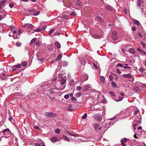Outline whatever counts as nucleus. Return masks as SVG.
Instances as JSON below:
<instances>
[{
    "mask_svg": "<svg viewBox=\"0 0 146 146\" xmlns=\"http://www.w3.org/2000/svg\"><path fill=\"white\" fill-rule=\"evenodd\" d=\"M48 86L46 85H42L40 87L37 89V92L39 93H43L47 89Z\"/></svg>",
    "mask_w": 146,
    "mask_h": 146,
    "instance_id": "1",
    "label": "nucleus"
},
{
    "mask_svg": "<svg viewBox=\"0 0 146 146\" xmlns=\"http://www.w3.org/2000/svg\"><path fill=\"white\" fill-rule=\"evenodd\" d=\"M66 79L62 78L60 80V85H63V86H62L60 87V89H56L57 90H62L65 88V85H64V84L66 83Z\"/></svg>",
    "mask_w": 146,
    "mask_h": 146,
    "instance_id": "2",
    "label": "nucleus"
},
{
    "mask_svg": "<svg viewBox=\"0 0 146 146\" xmlns=\"http://www.w3.org/2000/svg\"><path fill=\"white\" fill-rule=\"evenodd\" d=\"M46 116L48 117H53L56 115L55 113L50 112H46L45 113Z\"/></svg>",
    "mask_w": 146,
    "mask_h": 146,
    "instance_id": "3",
    "label": "nucleus"
},
{
    "mask_svg": "<svg viewBox=\"0 0 146 146\" xmlns=\"http://www.w3.org/2000/svg\"><path fill=\"white\" fill-rule=\"evenodd\" d=\"M94 127L95 130H100L101 129L102 127L100 126V124L98 123H95L94 125Z\"/></svg>",
    "mask_w": 146,
    "mask_h": 146,
    "instance_id": "4",
    "label": "nucleus"
},
{
    "mask_svg": "<svg viewBox=\"0 0 146 146\" xmlns=\"http://www.w3.org/2000/svg\"><path fill=\"white\" fill-rule=\"evenodd\" d=\"M69 96L71 98V99L73 100V93H71V94H68L65 95L64 96V98L66 99H68L69 98Z\"/></svg>",
    "mask_w": 146,
    "mask_h": 146,
    "instance_id": "5",
    "label": "nucleus"
},
{
    "mask_svg": "<svg viewBox=\"0 0 146 146\" xmlns=\"http://www.w3.org/2000/svg\"><path fill=\"white\" fill-rule=\"evenodd\" d=\"M94 118L95 119L99 122L101 121L102 120V118L101 117V115L98 114L94 116Z\"/></svg>",
    "mask_w": 146,
    "mask_h": 146,
    "instance_id": "6",
    "label": "nucleus"
},
{
    "mask_svg": "<svg viewBox=\"0 0 146 146\" xmlns=\"http://www.w3.org/2000/svg\"><path fill=\"white\" fill-rule=\"evenodd\" d=\"M91 87V85L89 84H86L83 87V89L84 91L88 90Z\"/></svg>",
    "mask_w": 146,
    "mask_h": 146,
    "instance_id": "7",
    "label": "nucleus"
},
{
    "mask_svg": "<svg viewBox=\"0 0 146 146\" xmlns=\"http://www.w3.org/2000/svg\"><path fill=\"white\" fill-rule=\"evenodd\" d=\"M117 33L115 31H114L112 33V39L114 40H116L117 39Z\"/></svg>",
    "mask_w": 146,
    "mask_h": 146,
    "instance_id": "8",
    "label": "nucleus"
},
{
    "mask_svg": "<svg viewBox=\"0 0 146 146\" xmlns=\"http://www.w3.org/2000/svg\"><path fill=\"white\" fill-rule=\"evenodd\" d=\"M21 32V30L20 29H19L18 30V33L17 34V35L15 36L14 35H13V38L14 39H15L16 38H19V36L20 35V33Z\"/></svg>",
    "mask_w": 146,
    "mask_h": 146,
    "instance_id": "9",
    "label": "nucleus"
},
{
    "mask_svg": "<svg viewBox=\"0 0 146 146\" xmlns=\"http://www.w3.org/2000/svg\"><path fill=\"white\" fill-rule=\"evenodd\" d=\"M50 140L52 143H55L58 141V139L56 137H53L51 138Z\"/></svg>",
    "mask_w": 146,
    "mask_h": 146,
    "instance_id": "10",
    "label": "nucleus"
},
{
    "mask_svg": "<svg viewBox=\"0 0 146 146\" xmlns=\"http://www.w3.org/2000/svg\"><path fill=\"white\" fill-rule=\"evenodd\" d=\"M33 25L31 24H27L25 25V27L27 28L28 29H32L33 27Z\"/></svg>",
    "mask_w": 146,
    "mask_h": 146,
    "instance_id": "11",
    "label": "nucleus"
},
{
    "mask_svg": "<svg viewBox=\"0 0 146 146\" xmlns=\"http://www.w3.org/2000/svg\"><path fill=\"white\" fill-rule=\"evenodd\" d=\"M67 110L69 111H72L73 109L72 108V106L71 104H69L67 107Z\"/></svg>",
    "mask_w": 146,
    "mask_h": 146,
    "instance_id": "12",
    "label": "nucleus"
},
{
    "mask_svg": "<svg viewBox=\"0 0 146 146\" xmlns=\"http://www.w3.org/2000/svg\"><path fill=\"white\" fill-rule=\"evenodd\" d=\"M106 8L107 10L113 12L114 11V9L111 6H106Z\"/></svg>",
    "mask_w": 146,
    "mask_h": 146,
    "instance_id": "13",
    "label": "nucleus"
},
{
    "mask_svg": "<svg viewBox=\"0 0 146 146\" xmlns=\"http://www.w3.org/2000/svg\"><path fill=\"white\" fill-rule=\"evenodd\" d=\"M132 21L133 23H134V24L136 25L137 26H139L140 24L139 22L136 20L133 19Z\"/></svg>",
    "mask_w": 146,
    "mask_h": 146,
    "instance_id": "14",
    "label": "nucleus"
},
{
    "mask_svg": "<svg viewBox=\"0 0 146 146\" xmlns=\"http://www.w3.org/2000/svg\"><path fill=\"white\" fill-rule=\"evenodd\" d=\"M128 51L130 53L132 54H135V51L134 49L133 48L129 49Z\"/></svg>",
    "mask_w": 146,
    "mask_h": 146,
    "instance_id": "15",
    "label": "nucleus"
},
{
    "mask_svg": "<svg viewBox=\"0 0 146 146\" xmlns=\"http://www.w3.org/2000/svg\"><path fill=\"white\" fill-rule=\"evenodd\" d=\"M82 78H83L82 80L83 81H84L87 80L88 78V76L87 74L84 75V76H83Z\"/></svg>",
    "mask_w": 146,
    "mask_h": 146,
    "instance_id": "16",
    "label": "nucleus"
},
{
    "mask_svg": "<svg viewBox=\"0 0 146 146\" xmlns=\"http://www.w3.org/2000/svg\"><path fill=\"white\" fill-rule=\"evenodd\" d=\"M111 85L112 87L113 88H118V86L117 85L116 83L113 81H112L111 82Z\"/></svg>",
    "mask_w": 146,
    "mask_h": 146,
    "instance_id": "17",
    "label": "nucleus"
},
{
    "mask_svg": "<svg viewBox=\"0 0 146 146\" xmlns=\"http://www.w3.org/2000/svg\"><path fill=\"white\" fill-rule=\"evenodd\" d=\"M10 131V130L9 129H7L4 130L3 131V134L6 135L7 133Z\"/></svg>",
    "mask_w": 146,
    "mask_h": 146,
    "instance_id": "18",
    "label": "nucleus"
},
{
    "mask_svg": "<svg viewBox=\"0 0 146 146\" xmlns=\"http://www.w3.org/2000/svg\"><path fill=\"white\" fill-rule=\"evenodd\" d=\"M134 89L135 91L137 93H139L140 92V89L138 87H134Z\"/></svg>",
    "mask_w": 146,
    "mask_h": 146,
    "instance_id": "19",
    "label": "nucleus"
},
{
    "mask_svg": "<svg viewBox=\"0 0 146 146\" xmlns=\"http://www.w3.org/2000/svg\"><path fill=\"white\" fill-rule=\"evenodd\" d=\"M63 138L64 140L66 141H70V140L68 137L64 135H63Z\"/></svg>",
    "mask_w": 146,
    "mask_h": 146,
    "instance_id": "20",
    "label": "nucleus"
},
{
    "mask_svg": "<svg viewBox=\"0 0 146 146\" xmlns=\"http://www.w3.org/2000/svg\"><path fill=\"white\" fill-rule=\"evenodd\" d=\"M74 141H75L76 142H78L80 141V139L79 138H78L77 136H75V135L74 134Z\"/></svg>",
    "mask_w": 146,
    "mask_h": 146,
    "instance_id": "21",
    "label": "nucleus"
},
{
    "mask_svg": "<svg viewBox=\"0 0 146 146\" xmlns=\"http://www.w3.org/2000/svg\"><path fill=\"white\" fill-rule=\"evenodd\" d=\"M21 67V65L19 64H17L12 66V68H20Z\"/></svg>",
    "mask_w": 146,
    "mask_h": 146,
    "instance_id": "22",
    "label": "nucleus"
},
{
    "mask_svg": "<svg viewBox=\"0 0 146 146\" xmlns=\"http://www.w3.org/2000/svg\"><path fill=\"white\" fill-rule=\"evenodd\" d=\"M55 46L57 48H60V44L58 42H56L55 43Z\"/></svg>",
    "mask_w": 146,
    "mask_h": 146,
    "instance_id": "23",
    "label": "nucleus"
},
{
    "mask_svg": "<svg viewBox=\"0 0 146 146\" xmlns=\"http://www.w3.org/2000/svg\"><path fill=\"white\" fill-rule=\"evenodd\" d=\"M81 65H83L84 66L86 63V62L84 59H82L81 60Z\"/></svg>",
    "mask_w": 146,
    "mask_h": 146,
    "instance_id": "24",
    "label": "nucleus"
},
{
    "mask_svg": "<svg viewBox=\"0 0 146 146\" xmlns=\"http://www.w3.org/2000/svg\"><path fill=\"white\" fill-rule=\"evenodd\" d=\"M102 36H101L97 34H95L93 36V37L94 38H102Z\"/></svg>",
    "mask_w": 146,
    "mask_h": 146,
    "instance_id": "25",
    "label": "nucleus"
},
{
    "mask_svg": "<svg viewBox=\"0 0 146 146\" xmlns=\"http://www.w3.org/2000/svg\"><path fill=\"white\" fill-rule=\"evenodd\" d=\"M139 118H137L136 119V121L139 124H140L141 123V116H139Z\"/></svg>",
    "mask_w": 146,
    "mask_h": 146,
    "instance_id": "26",
    "label": "nucleus"
},
{
    "mask_svg": "<svg viewBox=\"0 0 146 146\" xmlns=\"http://www.w3.org/2000/svg\"><path fill=\"white\" fill-rule=\"evenodd\" d=\"M124 77H125L128 78H131L132 77L131 75L130 74H128L125 75Z\"/></svg>",
    "mask_w": 146,
    "mask_h": 146,
    "instance_id": "27",
    "label": "nucleus"
},
{
    "mask_svg": "<svg viewBox=\"0 0 146 146\" xmlns=\"http://www.w3.org/2000/svg\"><path fill=\"white\" fill-rule=\"evenodd\" d=\"M62 56V55L60 54H59L57 58L55 59V61H57L58 60H59L61 58Z\"/></svg>",
    "mask_w": 146,
    "mask_h": 146,
    "instance_id": "28",
    "label": "nucleus"
},
{
    "mask_svg": "<svg viewBox=\"0 0 146 146\" xmlns=\"http://www.w3.org/2000/svg\"><path fill=\"white\" fill-rule=\"evenodd\" d=\"M101 125H102V126L104 127V128H105L106 126H107L108 124L107 123L104 122H101Z\"/></svg>",
    "mask_w": 146,
    "mask_h": 146,
    "instance_id": "29",
    "label": "nucleus"
},
{
    "mask_svg": "<svg viewBox=\"0 0 146 146\" xmlns=\"http://www.w3.org/2000/svg\"><path fill=\"white\" fill-rule=\"evenodd\" d=\"M81 95V94L80 93L78 92L75 94V96L76 98H78Z\"/></svg>",
    "mask_w": 146,
    "mask_h": 146,
    "instance_id": "30",
    "label": "nucleus"
},
{
    "mask_svg": "<svg viewBox=\"0 0 146 146\" xmlns=\"http://www.w3.org/2000/svg\"><path fill=\"white\" fill-rule=\"evenodd\" d=\"M76 5L78 7H80L81 6V4L80 2L78 0L77 1Z\"/></svg>",
    "mask_w": 146,
    "mask_h": 146,
    "instance_id": "31",
    "label": "nucleus"
},
{
    "mask_svg": "<svg viewBox=\"0 0 146 146\" xmlns=\"http://www.w3.org/2000/svg\"><path fill=\"white\" fill-rule=\"evenodd\" d=\"M97 19L101 22H103L104 20L102 19L100 16H98L97 17Z\"/></svg>",
    "mask_w": 146,
    "mask_h": 146,
    "instance_id": "32",
    "label": "nucleus"
},
{
    "mask_svg": "<svg viewBox=\"0 0 146 146\" xmlns=\"http://www.w3.org/2000/svg\"><path fill=\"white\" fill-rule=\"evenodd\" d=\"M100 79L101 80V81L103 83L104 82V80H105V78L103 76H100Z\"/></svg>",
    "mask_w": 146,
    "mask_h": 146,
    "instance_id": "33",
    "label": "nucleus"
},
{
    "mask_svg": "<svg viewBox=\"0 0 146 146\" xmlns=\"http://www.w3.org/2000/svg\"><path fill=\"white\" fill-rule=\"evenodd\" d=\"M37 39L36 38H33L31 41L30 44L33 43H34Z\"/></svg>",
    "mask_w": 146,
    "mask_h": 146,
    "instance_id": "34",
    "label": "nucleus"
},
{
    "mask_svg": "<svg viewBox=\"0 0 146 146\" xmlns=\"http://www.w3.org/2000/svg\"><path fill=\"white\" fill-rule=\"evenodd\" d=\"M54 31V29H52L51 30H50L49 31V33H48L49 35H51V34Z\"/></svg>",
    "mask_w": 146,
    "mask_h": 146,
    "instance_id": "35",
    "label": "nucleus"
},
{
    "mask_svg": "<svg viewBox=\"0 0 146 146\" xmlns=\"http://www.w3.org/2000/svg\"><path fill=\"white\" fill-rule=\"evenodd\" d=\"M55 89H52L50 90V93L51 94H53L55 93Z\"/></svg>",
    "mask_w": 146,
    "mask_h": 146,
    "instance_id": "36",
    "label": "nucleus"
},
{
    "mask_svg": "<svg viewBox=\"0 0 146 146\" xmlns=\"http://www.w3.org/2000/svg\"><path fill=\"white\" fill-rule=\"evenodd\" d=\"M123 98L122 97H119V98L118 99V100H115V101L116 102H118L122 100Z\"/></svg>",
    "mask_w": 146,
    "mask_h": 146,
    "instance_id": "37",
    "label": "nucleus"
},
{
    "mask_svg": "<svg viewBox=\"0 0 146 146\" xmlns=\"http://www.w3.org/2000/svg\"><path fill=\"white\" fill-rule=\"evenodd\" d=\"M65 134L67 135H70L73 136V134L70 133L66 131V132L65 133Z\"/></svg>",
    "mask_w": 146,
    "mask_h": 146,
    "instance_id": "38",
    "label": "nucleus"
},
{
    "mask_svg": "<svg viewBox=\"0 0 146 146\" xmlns=\"http://www.w3.org/2000/svg\"><path fill=\"white\" fill-rule=\"evenodd\" d=\"M21 65L22 66H25L27 65V63L25 62H24L22 63Z\"/></svg>",
    "mask_w": 146,
    "mask_h": 146,
    "instance_id": "39",
    "label": "nucleus"
},
{
    "mask_svg": "<svg viewBox=\"0 0 146 146\" xmlns=\"http://www.w3.org/2000/svg\"><path fill=\"white\" fill-rule=\"evenodd\" d=\"M87 117V114L86 113H85L84 115H83L82 117V118L83 119H85Z\"/></svg>",
    "mask_w": 146,
    "mask_h": 146,
    "instance_id": "40",
    "label": "nucleus"
},
{
    "mask_svg": "<svg viewBox=\"0 0 146 146\" xmlns=\"http://www.w3.org/2000/svg\"><path fill=\"white\" fill-rule=\"evenodd\" d=\"M39 13L40 12L39 11H37L35 12L33 14L35 16H36L38 15Z\"/></svg>",
    "mask_w": 146,
    "mask_h": 146,
    "instance_id": "41",
    "label": "nucleus"
},
{
    "mask_svg": "<svg viewBox=\"0 0 146 146\" xmlns=\"http://www.w3.org/2000/svg\"><path fill=\"white\" fill-rule=\"evenodd\" d=\"M109 93L111 95L113 96H115V94L112 92V91H110L109 92Z\"/></svg>",
    "mask_w": 146,
    "mask_h": 146,
    "instance_id": "42",
    "label": "nucleus"
},
{
    "mask_svg": "<svg viewBox=\"0 0 146 146\" xmlns=\"http://www.w3.org/2000/svg\"><path fill=\"white\" fill-rule=\"evenodd\" d=\"M60 132V131L59 129H57L55 131V133L56 134H58Z\"/></svg>",
    "mask_w": 146,
    "mask_h": 146,
    "instance_id": "43",
    "label": "nucleus"
},
{
    "mask_svg": "<svg viewBox=\"0 0 146 146\" xmlns=\"http://www.w3.org/2000/svg\"><path fill=\"white\" fill-rule=\"evenodd\" d=\"M93 65L94 67L96 69H97L98 68V67L97 65L95 64L94 63H93Z\"/></svg>",
    "mask_w": 146,
    "mask_h": 146,
    "instance_id": "44",
    "label": "nucleus"
},
{
    "mask_svg": "<svg viewBox=\"0 0 146 146\" xmlns=\"http://www.w3.org/2000/svg\"><path fill=\"white\" fill-rule=\"evenodd\" d=\"M117 66H118L123 67V65L121 64V63H118L117 65Z\"/></svg>",
    "mask_w": 146,
    "mask_h": 146,
    "instance_id": "45",
    "label": "nucleus"
},
{
    "mask_svg": "<svg viewBox=\"0 0 146 146\" xmlns=\"http://www.w3.org/2000/svg\"><path fill=\"white\" fill-rule=\"evenodd\" d=\"M68 5H69L68 6L69 7H71L72 6V3L71 2H70V1H69V2L68 3Z\"/></svg>",
    "mask_w": 146,
    "mask_h": 146,
    "instance_id": "46",
    "label": "nucleus"
},
{
    "mask_svg": "<svg viewBox=\"0 0 146 146\" xmlns=\"http://www.w3.org/2000/svg\"><path fill=\"white\" fill-rule=\"evenodd\" d=\"M5 2V0H3L0 3V5H3L4 4Z\"/></svg>",
    "mask_w": 146,
    "mask_h": 146,
    "instance_id": "47",
    "label": "nucleus"
},
{
    "mask_svg": "<svg viewBox=\"0 0 146 146\" xmlns=\"http://www.w3.org/2000/svg\"><path fill=\"white\" fill-rule=\"evenodd\" d=\"M36 44L37 46H38V47L40 46V43L38 41H36Z\"/></svg>",
    "mask_w": 146,
    "mask_h": 146,
    "instance_id": "48",
    "label": "nucleus"
},
{
    "mask_svg": "<svg viewBox=\"0 0 146 146\" xmlns=\"http://www.w3.org/2000/svg\"><path fill=\"white\" fill-rule=\"evenodd\" d=\"M139 112V110H136L135 111V113H134V114L135 115H136Z\"/></svg>",
    "mask_w": 146,
    "mask_h": 146,
    "instance_id": "49",
    "label": "nucleus"
},
{
    "mask_svg": "<svg viewBox=\"0 0 146 146\" xmlns=\"http://www.w3.org/2000/svg\"><path fill=\"white\" fill-rule=\"evenodd\" d=\"M41 30V29H40V28H38L37 29L35 30L34 31L35 32H38L40 31Z\"/></svg>",
    "mask_w": 146,
    "mask_h": 146,
    "instance_id": "50",
    "label": "nucleus"
},
{
    "mask_svg": "<svg viewBox=\"0 0 146 146\" xmlns=\"http://www.w3.org/2000/svg\"><path fill=\"white\" fill-rule=\"evenodd\" d=\"M15 44L16 46L17 47L20 46L21 45V43H19L18 42H16Z\"/></svg>",
    "mask_w": 146,
    "mask_h": 146,
    "instance_id": "51",
    "label": "nucleus"
},
{
    "mask_svg": "<svg viewBox=\"0 0 146 146\" xmlns=\"http://www.w3.org/2000/svg\"><path fill=\"white\" fill-rule=\"evenodd\" d=\"M133 31H135L136 30V28L135 27H133L131 29Z\"/></svg>",
    "mask_w": 146,
    "mask_h": 146,
    "instance_id": "52",
    "label": "nucleus"
},
{
    "mask_svg": "<svg viewBox=\"0 0 146 146\" xmlns=\"http://www.w3.org/2000/svg\"><path fill=\"white\" fill-rule=\"evenodd\" d=\"M82 89V87L80 86H78L76 87V90H79Z\"/></svg>",
    "mask_w": 146,
    "mask_h": 146,
    "instance_id": "53",
    "label": "nucleus"
},
{
    "mask_svg": "<svg viewBox=\"0 0 146 146\" xmlns=\"http://www.w3.org/2000/svg\"><path fill=\"white\" fill-rule=\"evenodd\" d=\"M121 141V144L123 146H126V145L124 144V142L122 141V140Z\"/></svg>",
    "mask_w": 146,
    "mask_h": 146,
    "instance_id": "54",
    "label": "nucleus"
},
{
    "mask_svg": "<svg viewBox=\"0 0 146 146\" xmlns=\"http://www.w3.org/2000/svg\"><path fill=\"white\" fill-rule=\"evenodd\" d=\"M127 140V139L126 138H123V139H121V140H122V141H123V142H124V143L125 142H126Z\"/></svg>",
    "mask_w": 146,
    "mask_h": 146,
    "instance_id": "55",
    "label": "nucleus"
},
{
    "mask_svg": "<svg viewBox=\"0 0 146 146\" xmlns=\"http://www.w3.org/2000/svg\"><path fill=\"white\" fill-rule=\"evenodd\" d=\"M141 44L142 45V46L143 48H144L145 47V44L143 42H141Z\"/></svg>",
    "mask_w": 146,
    "mask_h": 146,
    "instance_id": "56",
    "label": "nucleus"
},
{
    "mask_svg": "<svg viewBox=\"0 0 146 146\" xmlns=\"http://www.w3.org/2000/svg\"><path fill=\"white\" fill-rule=\"evenodd\" d=\"M115 123V122H110L109 124H108V125H113V124H114Z\"/></svg>",
    "mask_w": 146,
    "mask_h": 146,
    "instance_id": "57",
    "label": "nucleus"
},
{
    "mask_svg": "<svg viewBox=\"0 0 146 146\" xmlns=\"http://www.w3.org/2000/svg\"><path fill=\"white\" fill-rule=\"evenodd\" d=\"M13 3H11L9 5V6L11 8H12L13 7Z\"/></svg>",
    "mask_w": 146,
    "mask_h": 146,
    "instance_id": "58",
    "label": "nucleus"
},
{
    "mask_svg": "<svg viewBox=\"0 0 146 146\" xmlns=\"http://www.w3.org/2000/svg\"><path fill=\"white\" fill-rule=\"evenodd\" d=\"M9 120L10 121H11L12 123V118L11 117V116H9Z\"/></svg>",
    "mask_w": 146,
    "mask_h": 146,
    "instance_id": "59",
    "label": "nucleus"
},
{
    "mask_svg": "<svg viewBox=\"0 0 146 146\" xmlns=\"http://www.w3.org/2000/svg\"><path fill=\"white\" fill-rule=\"evenodd\" d=\"M64 64V66H66L67 65H68V63L67 62H66V61H64L63 62Z\"/></svg>",
    "mask_w": 146,
    "mask_h": 146,
    "instance_id": "60",
    "label": "nucleus"
},
{
    "mask_svg": "<svg viewBox=\"0 0 146 146\" xmlns=\"http://www.w3.org/2000/svg\"><path fill=\"white\" fill-rule=\"evenodd\" d=\"M123 67L124 69H126L127 68H128V69H130V67L127 66H123Z\"/></svg>",
    "mask_w": 146,
    "mask_h": 146,
    "instance_id": "61",
    "label": "nucleus"
},
{
    "mask_svg": "<svg viewBox=\"0 0 146 146\" xmlns=\"http://www.w3.org/2000/svg\"><path fill=\"white\" fill-rule=\"evenodd\" d=\"M41 145L38 143H36L35 144V146H41Z\"/></svg>",
    "mask_w": 146,
    "mask_h": 146,
    "instance_id": "62",
    "label": "nucleus"
},
{
    "mask_svg": "<svg viewBox=\"0 0 146 146\" xmlns=\"http://www.w3.org/2000/svg\"><path fill=\"white\" fill-rule=\"evenodd\" d=\"M34 128L36 129H38V130H39V127L37 126H35V127H34Z\"/></svg>",
    "mask_w": 146,
    "mask_h": 146,
    "instance_id": "63",
    "label": "nucleus"
},
{
    "mask_svg": "<svg viewBox=\"0 0 146 146\" xmlns=\"http://www.w3.org/2000/svg\"><path fill=\"white\" fill-rule=\"evenodd\" d=\"M141 53L143 54L144 55H146V52L143 50L141 51Z\"/></svg>",
    "mask_w": 146,
    "mask_h": 146,
    "instance_id": "64",
    "label": "nucleus"
}]
</instances>
